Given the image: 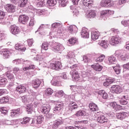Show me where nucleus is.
Wrapping results in <instances>:
<instances>
[{
	"mask_svg": "<svg viewBox=\"0 0 129 129\" xmlns=\"http://www.w3.org/2000/svg\"><path fill=\"white\" fill-rule=\"evenodd\" d=\"M77 67V64H72L70 67L71 69H73L70 72L71 75L73 78L74 81H79L80 82V79L79 78V74H78V69H76Z\"/></svg>",
	"mask_w": 129,
	"mask_h": 129,
	"instance_id": "f257e3e1",
	"label": "nucleus"
},
{
	"mask_svg": "<svg viewBox=\"0 0 129 129\" xmlns=\"http://www.w3.org/2000/svg\"><path fill=\"white\" fill-rule=\"evenodd\" d=\"M109 43L112 46H116L121 43V38L118 36H112L109 40Z\"/></svg>",
	"mask_w": 129,
	"mask_h": 129,
	"instance_id": "f03ea898",
	"label": "nucleus"
},
{
	"mask_svg": "<svg viewBox=\"0 0 129 129\" xmlns=\"http://www.w3.org/2000/svg\"><path fill=\"white\" fill-rule=\"evenodd\" d=\"M64 48L63 45L59 43L53 44L51 45V50L54 52H58V51H62L64 50Z\"/></svg>",
	"mask_w": 129,
	"mask_h": 129,
	"instance_id": "7ed1b4c3",
	"label": "nucleus"
},
{
	"mask_svg": "<svg viewBox=\"0 0 129 129\" xmlns=\"http://www.w3.org/2000/svg\"><path fill=\"white\" fill-rule=\"evenodd\" d=\"M111 91L112 93L118 94L122 92V89L119 86L115 85L111 87Z\"/></svg>",
	"mask_w": 129,
	"mask_h": 129,
	"instance_id": "20e7f679",
	"label": "nucleus"
},
{
	"mask_svg": "<svg viewBox=\"0 0 129 129\" xmlns=\"http://www.w3.org/2000/svg\"><path fill=\"white\" fill-rule=\"evenodd\" d=\"M19 21L21 24L25 25L28 23L29 21V17L25 15H22L19 16Z\"/></svg>",
	"mask_w": 129,
	"mask_h": 129,
	"instance_id": "39448f33",
	"label": "nucleus"
},
{
	"mask_svg": "<svg viewBox=\"0 0 129 129\" xmlns=\"http://www.w3.org/2000/svg\"><path fill=\"white\" fill-rule=\"evenodd\" d=\"M10 29L11 33L13 35H18V34H20V32H21L19 27L16 25H12L10 27Z\"/></svg>",
	"mask_w": 129,
	"mask_h": 129,
	"instance_id": "423d86ee",
	"label": "nucleus"
},
{
	"mask_svg": "<svg viewBox=\"0 0 129 129\" xmlns=\"http://www.w3.org/2000/svg\"><path fill=\"white\" fill-rule=\"evenodd\" d=\"M50 109H51V107L49 104H43L41 108V112L44 114L50 112Z\"/></svg>",
	"mask_w": 129,
	"mask_h": 129,
	"instance_id": "0eeeda50",
	"label": "nucleus"
},
{
	"mask_svg": "<svg viewBox=\"0 0 129 129\" xmlns=\"http://www.w3.org/2000/svg\"><path fill=\"white\" fill-rule=\"evenodd\" d=\"M21 113L22 112L21 111L20 108L14 109L12 110L10 115L12 117H16V116L20 115Z\"/></svg>",
	"mask_w": 129,
	"mask_h": 129,
	"instance_id": "6e6552de",
	"label": "nucleus"
},
{
	"mask_svg": "<svg viewBox=\"0 0 129 129\" xmlns=\"http://www.w3.org/2000/svg\"><path fill=\"white\" fill-rule=\"evenodd\" d=\"M27 91V88L23 85H20L16 88V91H17L19 94L22 93H25V92Z\"/></svg>",
	"mask_w": 129,
	"mask_h": 129,
	"instance_id": "1a4fd4ad",
	"label": "nucleus"
},
{
	"mask_svg": "<svg viewBox=\"0 0 129 129\" xmlns=\"http://www.w3.org/2000/svg\"><path fill=\"white\" fill-rule=\"evenodd\" d=\"M128 101V96L127 95L123 96L119 100L120 104L121 105H126Z\"/></svg>",
	"mask_w": 129,
	"mask_h": 129,
	"instance_id": "9d476101",
	"label": "nucleus"
},
{
	"mask_svg": "<svg viewBox=\"0 0 129 129\" xmlns=\"http://www.w3.org/2000/svg\"><path fill=\"white\" fill-rule=\"evenodd\" d=\"M5 9L8 13H15L16 12V6L13 4H7Z\"/></svg>",
	"mask_w": 129,
	"mask_h": 129,
	"instance_id": "9b49d317",
	"label": "nucleus"
},
{
	"mask_svg": "<svg viewBox=\"0 0 129 129\" xmlns=\"http://www.w3.org/2000/svg\"><path fill=\"white\" fill-rule=\"evenodd\" d=\"M56 105L55 107L53 108L54 111H61L62 110V109L63 108V106L64 105L63 104V103L62 102H55Z\"/></svg>",
	"mask_w": 129,
	"mask_h": 129,
	"instance_id": "f8f14e48",
	"label": "nucleus"
},
{
	"mask_svg": "<svg viewBox=\"0 0 129 129\" xmlns=\"http://www.w3.org/2000/svg\"><path fill=\"white\" fill-rule=\"evenodd\" d=\"M97 121H98L99 123H105V122H107L108 121V120L105 116L101 115L97 117Z\"/></svg>",
	"mask_w": 129,
	"mask_h": 129,
	"instance_id": "ddd939ff",
	"label": "nucleus"
},
{
	"mask_svg": "<svg viewBox=\"0 0 129 129\" xmlns=\"http://www.w3.org/2000/svg\"><path fill=\"white\" fill-rule=\"evenodd\" d=\"M61 65L60 61H56L55 63H50V67L53 70H59L61 68Z\"/></svg>",
	"mask_w": 129,
	"mask_h": 129,
	"instance_id": "4468645a",
	"label": "nucleus"
},
{
	"mask_svg": "<svg viewBox=\"0 0 129 129\" xmlns=\"http://www.w3.org/2000/svg\"><path fill=\"white\" fill-rule=\"evenodd\" d=\"M74 57H75V55H74V52L72 51H70L68 52L67 58L70 59V60L69 61V63L70 64H73V63H74Z\"/></svg>",
	"mask_w": 129,
	"mask_h": 129,
	"instance_id": "2eb2a0df",
	"label": "nucleus"
},
{
	"mask_svg": "<svg viewBox=\"0 0 129 129\" xmlns=\"http://www.w3.org/2000/svg\"><path fill=\"white\" fill-rule=\"evenodd\" d=\"M88 29L85 27L82 28V31L81 32V35L82 38H89V33L88 32Z\"/></svg>",
	"mask_w": 129,
	"mask_h": 129,
	"instance_id": "dca6fc26",
	"label": "nucleus"
},
{
	"mask_svg": "<svg viewBox=\"0 0 129 129\" xmlns=\"http://www.w3.org/2000/svg\"><path fill=\"white\" fill-rule=\"evenodd\" d=\"M42 83V81L39 79H35L32 81V86L34 88H39L41 84Z\"/></svg>",
	"mask_w": 129,
	"mask_h": 129,
	"instance_id": "f3484780",
	"label": "nucleus"
},
{
	"mask_svg": "<svg viewBox=\"0 0 129 129\" xmlns=\"http://www.w3.org/2000/svg\"><path fill=\"white\" fill-rule=\"evenodd\" d=\"M128 116V113L123 112H120L116 114V117L118 119H124L125 117H127Z\"/></svg>",
	"mask_w": 129,
	"mask_h": 129,
	"instance_id": "a211bd4d",
	"label": "nucleus"
},
{
	"mask_svg": "<svg viewBox=\"0 0 129 129\" xmlns=\"http://www.w3.org/2000/svg\"><path fill=\"white\" fill-rule=\"evenodd\" d=\"M100 36V33L97 31H93L91 33V39L93 41H96Z\"/></svg>",
	"mask_w": 129,
	"mask_h": 129,
	"instance_id": "6ab92c4d",
	"label": "nucleus"
},
{
	"mask_svg": "<svg viewBox=\"0 0 129 129\" xmlns=\"http://www.w3.org/2000/svg\"><path fill=\"white\" fill-rule=\"evenodd\" d=\"M87 18L92 19L96 16V13L94 10H89L86 13Z\"/></svg>",
	"mask_w": 129,
	"mask_h": 129,
	"instance_id": "aec40b11",
	"label": "nucleus"
},
{
	"mask_svg": "<svg viewBox=\"0 0 129 129\" xmlns=\"http://www.w3.org/2000/svg\"><path fill=\"white\" fill-rule=\"evenodd\" d=\"M8 84V79L6 77L2 76L0 78V87H5Z\"/></svg>",
	"mask_w": 129,
	"mask_h": 129,
	"instance_id": "412c9836",
	"label": "nucleus"
},
{
	"mask_svg": "<svg viewBox=\"0 0 129 129\" xmlns=\"http://www.w3.org/2000/svg\"><path fill=\"white\" fill-rule=\"evenodd\" d=\"M71 89L72 91H74V92H78L79 94H80V93H82L81 86H71Z\"/></svg>",
	"mask_w": 129,
	"mask_h": 129,
	"instance_id": "4be33fe9",
	"label": "nucleus"
},
{
	"mask_svg": "<svg viewBox=\"0 0 129 129\" xmlns=\"http://www.w3.org/2000/svg\"><path fill=\"white\" fill-rule=\"evenodd\" d=\"M78 43V39L75 37H72L68 40V45L69 46H73L75 44Z\"/></svg>",
	"mask_w": 129,
	"mask_h": 129,
	"instance_id": "5701e85b",
	"label": "nucleus"
},
{
	"mask_svg": "<svg viewBox=\"0 0 129 129\" xmlns=\"http://www.w3.org/2000/svg\"><path fill=\"white\" fill-rule=\"evenodd\" d=\"M92 75H93V74L90 70H88L87 72H81V76L84 78H87V79H88L89 76H91Z\"/></svg>",
	"mask_w": 129,
	"mask_h": 129,
	"instance_id": "b1692460",
	"label": "nucleus"
},
{
	"mask_svg": "<svg viewBox=\"0 0 129 129\" xmlns=\"http://www.w3.org/2000/svg\"><path fill=\"white\" fill-rule=\"evenodd\" d=\"M68 30L71 34H76L78 31V28L75 25H71L68 27Z\"/></svg>",
	"mask_w": 129,
	"mask_h": 129,
	"instance_id": "393cba45",
	"label": "nucleus"
},
{
	"mask_svg": "<svg viewBox=\"0 0 129 129\" xmlns=\"http://www.w3.org/2000/svg\"><path fill=\"white\" fill-rule=\"evenodd\" d=\"M62 123H63V121L61 120H55L53 122V124L50 125V127H52L51 129H55L56 127H58L60 124H62Z\"/></svg>",
	"mask_w": 129,
	"mask_h": 129,
	"instance_id": "a878e982",
	"label": "nucleus"
},
{
	"mask_svg": "<svg viewBox=\"0 0 129 129\" xmlns=\"http://www.w3.org/2000/svg\"><path fill=\"white\" fill-rule=\"evenodd\" d=\"M1 54H3L4 59H8L11 56V51L7 49H3Z\"/></svg>",
	"mask_w": 129,
	"mask_h": 129,
	"instance_id": "bb28decb",
	"label": "nucleus"
},
{
	"mask_svg": "<svg viewBox=\"0 0 129 129\" xmlns=\"http://www.w3.org/2000/svg\"><path fill=\"white\" fill-rule=\"evenodd\" d=\"M108 61L109 62V64H115L116 62H117V60L116 59V57L114 55H111L108 56Z\"/></svg>",
	"mask_w": 129,
	"mask_h": 129,
	"instance_id": "cd10ccee",
	"label": "nucleus"
},
{
	"mask_svg": "<svg viewBox=\"0 0 129 129\" xmlns=\"http://www.w3.org/2000/svg\"><path fill=\"white\" fill-rule=\"evenodd\" d=\"M5 16H6V13L0 10V24H2V25H6V24H7V23L4 21Z\"/></svg>",
	"mask_w": 129,
	"mask_h": 129,
	"instance_id": "c85d7f7f",
	"label": "nucleus"
},
{
	"mask_svg": "<svg viewBox=\"0 0 129 129\" xmlns=\"http://www.w3.org/2000/svg\"><path fill=\"white\" fill-rule=\"evenodd\" d=\"M89 107L92 111H97L98 110V106L94 103H90L89 104Z\"/></svg>",
	"mask_w": 129,
	"mask_h": 129,
	"instance_id": "c756f323",
	"label": "nucleus"
},
{
	"mask_svg": "<svg viewBox=\"0 0 129 129\" xmlns=\"http://www.w3.org/2000/svg\"><path fill=\"white\" fill-rule=\"evenodd\" d=\"M77 108H78V105H77V104L75 103L74 101L70 102L69 107V109H70V110L72 111V110H74V109H76Z\"/></svg>",
	"mask_w": 129,
	"mask_h": 129,
	"instance_id": "7c9ffc66",
	"label": "nucleus"
},
{
	"mask_svg": "<svg viewBox=\"0 0 129 129\" xmlns=\"http://www.w3.org/2000/svg\"><path fill=\"white\" fill-rule=\"evenodd\" d=\"M15 48L16 50H18V51H21L22 52H25L26 50V48L24 47L23 45H22L19 43L16 44L15 45Z\"/></svg>",
	"mask_w": 129,
	"mask_h": 129,
	"instance_id": "2f4dec72",
	"label": "nucleus"
},
{
	"mask_svg": "<svg viewBox=\"0 0 129 129\" xmlns=\"http://www.w3.org/2000/svg\"><path fill=\"white\" fill-rule=\"evenodd\" d=\"M26 109L27 113L28 114L32 113V112L34 111V107H33V104H30L26 106Z\"/></svg>",
	"mask_w": 129,
	"mask_h": 129,
	"instance_id": "473e14b6",
	"label": "nucleus"
},
{
	"mask_svg": "<svg viewBox=\"0 0 129 129\" xmlns=\"http://www.w3.org/2000/svg\"><path fill=\"white\" fill-rule=\"evenodd\" d=\"M98 94L102 96L103 99H107L108 98V95L104 90H101L98 92Z\"/></svg>",
	"mask_w": 129,
	"mask_h": 129,
	"instance_id": "72a5a7b5",
	"label": "nucleus"
},
{
	"mask_svg": "<svg viewBox=\"0 0 129 129\" xmlns=\"http://www.w3.org/2000/svg\"><path fill=\"white\" fill-rule=\"evenodd\" d=\"M28 4V0H20L18 2V6L20 8H24Z\"/></svg>",
	"mask_w": 129,
	"mask_h": 129,
	"instance_id": "f704fd0d",
	"label": "nucleus"
},
{
	"mask_svg": "<svg viewBox=\"0 0 129 129\" xmlns=\"http://www.w3.org/2000/svg\"><path fill=\"white\" fill-rule=\"evenodd\" d=\"M83 5L85 7H88V8H91L93 6V3H92L90 0H84Z\"/></svg>",
	"mask_w": 129,
	"mask_h": 129,
	"instance_id": "c9c22d12",
	"label": "nucleus"
},
{
	"mask_svg": "<svg viewBox=\"0 0 129 129\" xmlns=\"http://www.w3.org/2000/svg\"><path fill=\"white\" fill-rule=\"evenodd\" d=\"M7 88L10 90V91H13V90H14L15 88H16V85L15 84V83H14V82L9 83L7 86Z\"/></svg>",
	"mask_w": 129,
	"mask_h": 129,
	"instance_id": "e433bc0d",
	"label": "nucleus"
},
{
	"mask_svg": "<svg viewBox=\"0 0 129 129\" xmlns=\"http://www.w3.org/2000/svg\"><path fill=\"white\" fill-rule=\"evenodd\" d=\"M113 14V12L109 10H103L101 12V16H109Z\"/></svg>",
	"mask_w": 129,
	"mask_h": 129,
	"instance_id": "4c0bfd02",
	"label": "nucleus"
},
{
	"mask_svg": "<svg viewBox=\"0 0 129 129\" xmlns=\"http://www.w3.org/2000/svg\"><path fill=\"white\" fill-rule=\"evenodd\" d=\"M35 117L39 124H41V122H43V120H44V116L42 115H39V116L35 115Z\"/></svg>",
	"mask_w": 129,
	"mask_h": 129,
	"instance_id": "58836bf2",
	"label": "nucleus"
},
{
	"mask_svg": "<svg viewBox=\"0 0 129 129\" xmlns=\"http://www.w3.org/2000/svg\"><path fill=\"white\" fill-rule=\"evenodd\" d=\"M104 59H105V55H104V54H101L100 55H99L98 57L95 58V60L96 62H103Z\"/></svg>",
	"mask_w": 129,
	"mask_h": 129,
	"instance_id": "ea45409f",
	"label": "nucleus"
},
{
	"mask_svg": "<svg viewBox=\"0 0 129 129\" xmlns=\"http://www.w3.org/2000/svg\"><path fill=\"white\" fill-rule=\"evenodd\" d=\"M76 116H85L86 115V112L83 110H80L75 114Z\"/></svg>",
	"mask_w": 129,
	"mask_h": 129,
	"instance_id": "a19ab883",
	"label": "nucleus"
},
{
	"mask_svg": "<svg viewBox=\"0 0 129 129\" xmlns=\"http://www.w3.org/2000/svg\"><path fill=\"white\" fill-rule=\"evenodd\" d=\"M118 55V58L120 60H121L122 61H125L126 60V57L124 56V54H123V52L122 51H120L117 53Z\"/></svg>",
	"mask_w": 129,
	"mask_h": 129,
	"instance_id": "79ce46f5",
	"label": "nucleus"
},
{
	"mask_svg": "<svg viewBox=\"0 0 129 129\" xmlns=\"http://www.w3.org/2000/svg\"><path fill=\"white\" fill-rule=\"evenodd\" d=\"M110 5V0H102L101 2V7H108Z\"/></svg>",
	"mask_w": 129,
	"mask_h": 129,
	"instance_id": "37998d69",
	"label": "nucleus"
},
{
	"mask_svg": "<svg viewBox=\"0 0 129 129\" xmlns=\"http://www.w3.org/2000/svg\"><path fill=\"white\" fill-rule=\"evenodd\" d=\"M57 4L56 0H47V5L49 7H54Z\"/></svg>",
	"mask_w": 129,
	"mask_h": 129,
	"instance_id": "c03bdc74",
	"label": "nucleus"
},
{
	"mask_svg": "<svg viewBox=\"0 0 129 129\" xmlns=\"http://www.w3.org/2000/svg\"><path fill=\"white\" fill-rule=\"evenodd\" d=\"M113 83V80L111 79H107L106 81L103 83L104 86L107 87L110 84Z\"/></svg>",
	"mask_w": 129,
	"mask_h": 129,
	"instance_id": "a18cd8bd",
	"label": "nucleus"
},
{
	"mask_svg": "<svg viewBox=\"0 0 129 129\" xmlns=\"http://www.w3.org/2000/svg\"><path fill=\"white\" fill-rule=\"evenodd\" d=\"M53 91L51 88H47L45 90L44 95H46V96H50L52 95V94L53 93Z\"/></svg>",
	"mask_w": 129,
	"mask_h": 129,
	"instance_id": "49530a36",
	"label": "nucleus"
},
{
	"mask_svg": "<svg viewBox=\"0 0 129 129\" xmlns=\"http://www.w3.org/2000/svg\"><path fill=\"white\" fill-rule=\"evenodd\" d=\"M100 46L104 48V49H106L108 47V44H107V40H104L101 41L100 44Z\"/></svg>",
	"mask_w": 129,
	"mask_h": 129,
	"instance_id": "de8ad7c7",
	"label": "nucleus"
},
{
	"mask_svg": "<svg viewBox=\"0 0 129 129\" xmlns=\"http://www.w3.org/2000/svg\"><path fill=\"white\" fill-rule=\"evenodd\" d=\"M10 101V97L8 96L3 97L2 99L0 100L1 103L6 104Z\"/></svg>",
	"mask_w": 129,
	"mask_h": 129,
	"instance_id": "09e8293b",
	"label": "nucleus"
},
{
	"mask_svg": "<svg viewBox=\"0 0 129 129\" xmlns=\"http://www.w3.org/2000/svg\"><path fill=\"white\" fill-rule=\"evenodd\" d=\"M92 68H93L94 70L98 72H100L101 70H102V67L99 64L92 66Z\"/></svg>",
	"mask_w": 129,
	"mask_h": 129,
	"instance_id": "8fccbe9b",
	"label": "nucleus"
},
{
	"mask_svg": "<svg viewBox=\"0 0 129 129\" xmlns=\"http://www.w3.org/2000/svg\"><path fill=\"white\" fill-rule=\"evenodd\" d=\"M113 68L116 74H120V71L121 70L120 69L119 64H117L116 66L113 67Z\"/></svg>",
	"mask_w": 129,
	"mask_h": 129,
	"instance_id": "3c124183",
	"label": "nucleus"
},
{
	"mask_svg": "<svg viewBox=\"0 0 129 129\" xmlns=\"http://www.w3.org/2000/svg\"><path fill=\"white\" fill-rule=\"evenodd\" d=\"M49 26L48 24H41L39 27L38 28L37 31L39 32V31H42L44 29H46V28H49Z\"/></svg>",
	"mask_w": 129,
	"mask_h": 129,
	"instance_id": "603ef678",
	"label": "nucleus"
},
{
	"mask_svg": "<svg viewBox=\"0 0 129 129\" xmlns=\"http://www.w3.org/2000/svg\"><path fill=\"white\" fill-rule=\"evenodd\" d=\"M48 47H49V44H48L47 42H44L42 44L41 50H45V51H47Z\"/></svg>",
	"mask_w": 129,
	"mask_h": 129,
	"instance_id": "864d4df0",
	"label": "nucleus"
},
{
	"mask_svg": "<svg viewBox=\"0 0 129 129\" xmlns=\"http://www.w3.org/2000/svg\"><path fill=\"white\" fill-rule=\"evenodd\" d=\"M51 83L53 86H61L60 81L52 80Z\"/></svg>",
	"mask_w": 129,
	"mask_h": 129,
	"instance_id": "5fc2aeb1",
	"label": "nucleus"
},
{
	"mask_svg": "<svg viewBox=\"0 0 129 129\" xmlns=\"http://www.w3.org/2000/svg\"><path fill=\"white\" fill-rule=\"evenodd\" d=\"M31 69H35V66L34 65H29V67H26L23 68V71H29Z\"/></svg>",
	"mask_w": 129,
	"mask_h": 129,
	"instance_id": "6e6d98bb",
	"label": "nucleus"
},
{
	"mask_svg": "<svg viewBox=\"0 0 129 129\" xmlns=\"http://www.w3.org/2000/svg\"><path fill=\"white\" fill-rule=\"evenodd\" d=\"M62 25L60 23H54L51 25V28H61Z\"/></svg>",
	"mask_w": 129,
	"mask_h": 129,
	"instance_id": "4d7b16f0",
	"label": "nucleus"
},
{
	"mask_svg": "<svg viewBox=\"0 0 129 129\" xmlns=\"http://www.w3.org/2000/svg\"><path fill=\"white\" fill-rule=\"evenodd\" d=\"M31 124L32 126H37V125L39 124V123H38V121L37 120V119H36L35 117L34 118L32 119Z\"/></svg>",
	"mask_w": 129,
	"mask_h": 129,
	"instance_id": "13d9d810",
	"label": "nucleus"
},
{
	"mask_svg": "<svg viewBox=\"0 0 129 129\" xmlns=\"http://www.w3.org/2000/svg\"><path fill=\"white\" fill-rule=\"evenodd\" d=\"M0 111L2 113H3L4 115H6L8 113V110L7 109V107H3L0 108Z\"/></svg>",
	"mask_w": 129,
	"mask_h": 129,
	"instance_id": "bf43d9fd",
	"label": "nucleus"
},
{
	"mask_svg": "<svg viewBox=\"0 0 129 129\" xmlns=\"http://www.w3.org/2000/svg\"><path fill=\"white\" fill-rule=\"evenodd\" d=\"M30 121V118L29 117H24L22 119V121L21 123L22 124H26V123H28Z\"/></svg>",
	"mask_w": 129,
	"mask_h": 129,
	"instance_id": "052dcab7",
	"label": "nucleus"
},
{
	"mask_svg": "<svg viewBox=\"0 0 129 129\" xmlns=\"http://www.w3.org/2000/svg\"><path fill=\"white\" fill-rule=\"evenodd\" d=\"M59 3L62 7H66L67 3H68V0H59Z\"/></svg>",
	"mask_w": 129,
	"mask_h": 129,
	"instance_id": "680f3d73",
	"label": "nucleus"
},
{
	"mask_svg": "<svg viewBox=\"0 0 129 129\" xmlns=\"http://www.w3.org/2000/svg\"><path fill=\"white\" fill-rule=\"evenodd\" d=\"M3 123L4 124H6V125H11V124H12V123H13V121H11V120H4L3 119Z\"/></svg>",
	"mask_w": 129,
	"mask_h": 129,
	"instance_id": "e2e57ef3",
	"label": "nucleus"
},
{
	"mask_svg": "<svg viewBox=\"0 0 129 129\" xmlns=\"http://www.w3.org/2000/svg\"><path fill=\"white\" fill-rule=\"evenodd\" d=\"M45 114L46 116V119H47V120H49V119H51L52 114L50 112V111L48 113H45Z\"/></svg>",
	"mask_w": 129,
	"mask_h": 129,
	"instance_id": "0e129e2a",
	"label": "nucleus"
},
{
	"mask_svg": "<svg viewBox=\"0 0 129 129\" xmlns=\"http://www.w3.org/2000/svg\"><path fill=\"white\" fill-rule=\"evenodd\" d=\"M21 100L23 103L25 104H26V103H28V98H27V96H23L21 97Z\"/></svg>",
	"mask_w": 129,
	"mask_h": 129,
	"instance_id": "69168bd1",
	"label": "nucleus"
},
{
	"mask_svg": "<svg viewBox=\"0 0 129 129\" xmlns=\"http://www.w3.org/2000/svg\"><path fill=\"white\" fill-rule=\"evenodd\" d=\"M6 75L8 79H10V80H12V79H14V75H13V74L8 72Z\"/></svg>",
	"mask_w": 129,
	"mask_h": 129,
	"instance_id": "338daca9",
	"label": "nucleus"
},
{
	"mask_svg": "<svg viewBox=\"0 0 129 129\" xmlns=\"http://www.w3.org/2000/svg\"><path fill=\"white\" fill-rule=\"evenodd\" d=\"M121 24L124 27H127V26H129V21H126V20L122 21Z\"/></svg>",
	"mask_w": 129,
	"mask_h": 129,
	"instance_id": "774afa93",
	"label": "nucleus"
}]
</instances>
